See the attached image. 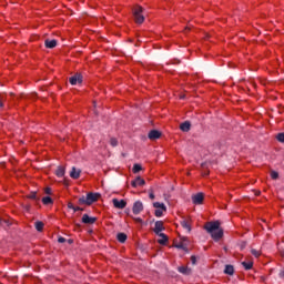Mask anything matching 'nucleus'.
Listing matches in <instances>:
<instances>
[{
	"mask_svg": "<svg viewBox=\"0 0 284 284\" xmlns=\"http://www.w3.org/2000/svg\"><path fill=\"white\" fill-rule=\"evenodd\" d=\"M204 230L211 235L213 241H220L223 239V230L221 227V222L219 221L207 222L204 225Z\"/></svg>",
	"mask_w": 284,
	"mask_h": 284,
	"instance_id": "nucleus-1",
	"label": "nucleus"
},
{
	"mask_svg": "<svg viewBox=\"0 0 284 284\" xmlns=\"http://www.w3.org/2000/svg\"><path fill=\"white\" fill-rule=\"evenodd\" d=\"M133 17L135 19V23H143V21H145V17L143 16V7L135 6L133 8Z\"/></svg>",
	"mask_w": 284,
	"mask_h": 284,
	"instance_id": "nucleus-2",
	"label": "nucleus"
},
{
	"mask_svg": "<svg viewBox=\"0 0 284 284\" xmlns=\"http://www.w3.org/2000/svg\"><path fill=\"white\" fill-rule=\"evenodd\" d=\"M153 207H155V216L160 219V216H163V212H168V207L164 203L161 202H154Z\"/></svg>",
	"mask_w": 284,
	"mask_h": 284,
	"instance_id": "nucleus-3",
	"label": "nucleus"
},
{
	"mask_svg": "<svg viewBox=\"0 0 284 284\" xmlns=\"http://www.w3.org/2000/svg\"><path fill=\"white\" fill-rule=\"evenodd\" d=\"M100 197H101V194L99 193H88L87 194L88 205H92V203H97V201H99Z\"/></svg>",
	"mask_w": 284,
	"mask_h": 284,
	"instance_id": "nucleus-4",
	"label": "nucleus"
},
{
	"mask_svg": "<svg viewBox=\"0 0 284 284\" xmlns=\"http://www.w3.org/2000/svg\"><path fill=\"white\" fill-rule=\"evenodd\" d=\"M205 200V195L203 193H197L192 195V203L194 205H203V201Z\"/></svg>",
	"mask_w": 284,
	"mask_h": 284,
	"instance_id": "nucleus-5",
	"label": "nucleus"
},
{
	"mask_svg": "<svg viewBox=\"0 0 284 284\" xmlns=\"http://www.w3.org/2000/svg\"><path fill=\"white\" fill-rule=\"evenodd\" d=\"M112 203L116 210H125V206L128 205V202H125V200H119V199H113Z\"/></svg>",
	"mask_w": 284,
	"mask_h": 284,
	"instance_id": "nucleus-6",
	"label": "nucleus"
},
{
	"mask_svg": "<svg viewBox=\"0 0 284 284\" xmlns=\"http://www.w3.org/2000/svg\"><path fill=\"white\" fill-rule=\"evenodd\" d=\"M69 83H71V85L83 83V75H81V73H75L73 77L69 78Z\"/></svg>",
	"mask_w": 284,
	"mask_h": 284,
	"instance_id": "nucleus-7",
	"label": "nucleus"
},
{
	"mask_svg": "<svg viewBox=\"0 0 284 284\" xmlns=\"http://www.w3.org/2000/svg\"><path fill=\"white\" fill-rule=\"evenodd\" d=\"M82 223L85 225H94V223H97V217H90V215L83 214Z\"/></svg>",
	"mask_w": 284,
	"mask_h": 284,
	"instance_id": "nucleus-8",
	"label": "nucleus"
},
{
	"mask_svg": "<svg viewBox=\"0 0 284 284\" xmlns=\"http://www.w3.org/2000/svg\"><path fill=\"white\" fill-rule=\"evenodd\" d=\"M163 230H165L163 221H156L153 229L154 233L159 236V234H162L161 232H163Z\"/></svg>",
	"mask_w": 284,
	"mask_h": 284,
	"instance_id": "nucleus-9",
	"label": "nucleus"
},
{
	"mask_svg": "<svg viewBox=\"0 0 284 284\" xmlns=\"http://www.w3.org/2000/svg\"><path fill=\"white\" fill-rule=\"evenodd\" d=\"M143 210V202L135 201L132 207L133 214H139Z\"/></svg>",
	"mask_w": 284,
	"mask_h": 284,
	"instance_id": "nucleus-10",
	"label": "nucleus"
},
{
	"mask_svg": "<svg viewBox=\"0 0 284 284\" xmlns=\"http://www.w3.org/2000/svg\"><path fill=\"white\" fill-rule=\"evenodd\" d=\"M80 176H81V169H77L75 166H72L70 172V178L77 180V179H80Z\"/></svg>",
	"mask_w": 284,
	"mask_h": 284,
	"instance_id": "nucleus-11",
	"label": "nucleus"
},
{
	"mask_svg": "<svg viewBox=\"0 0 284 284\" xmlns=\"http://www.w3.org/2000/svg\"><path fill=\"white\" fill-rule=\"evenodd\" d=\"M149 139H150L151 141H156V139H161V132L158 131V130H151V131L149 132Z\"/></svg>",
	"mask_w": 284,
	"mask_h": 284,
	"instance_id": "nucleus-12",
	"label": "nucleus"
},
{
	"mask_svg": "<svg viewBox=\"0 0 284 284\" xmlns=\"http://www.w3.org/2000/svg\"><path fill=\"white\" fill-rule=\"evenodd\" d=\"M57 44H58V41L55 39L53 40H50V39H47L44 41V45L45 48H48L49 50H52L53 48H57Z\"/></svg>",
	"mask_w": 284,
	"mask_h": 284,
	"instance_id": "nucleus-13",
	"label": "nucleus"
},
{
	"mask_svg": "<svg viewBox=\"0 0 284 284\" xmlns=\"http://www.w3.org/2000/svg\"><path fill=\"white\" fill-rule=\"evenodd\" d=\"M132 187H139L145 185V180L141 179V176H138L136 180H133L131 182Z\"/></svg>",
	"mask_w": 284,
	"mask_h": 284,
	"instance_id": "nucleus-14",
	"label": "nucleus"
},
{
	"mask_svg": "<svg viewBox=\"0 0 284 284\" xmlns=\"http://www.w3.org/2000/svg\"><path fill=\"white\" fill-rule=\"evenodd\" d=\"M191 128H192V124L190 123V121H185V122H183V123L180 125V130H181L182 132H190Z\"/></svg>",
	"mask_w": 284,
	"mask_h": 284,
	"instance_id": "nucleus-15",
	"label": "nucleus"
},
{
	"mask_svg": "<svg viewBox=\"0 0 284 284\" xmlns=\"http://www.w3.org/2000/svg\"><path fill=\"white\" fill-rule=\"evenodd\" d=\"M178 270L180 274H184L185 276H190V274H192V268L187 266H180Z\"/></svg>",
	"mask_w": 284,
	"mask_h": 284,
	"instance_id": "nucleus-16",
	"label": "nucleus"
},
{
	"mask_svg": "<svg viewBox=\"0 0 284 284\" xmlns=\"http://www.w3.org/2000/svg\"><path fill=\"white\" fill-rule=\"evenodd\" d=\"M158 236L161 237L160 240H158V243L160 245H165L168 243L169 239L168 235H165V233H160Z\"/></svg>",
	"mask_w": 284,
	"mask_h": 284,
	"instance_id": "nucleus-17",
	"label": "nucleus"
},
{
	"mask_svg": "<svg viewBox=\"0 0 284 284\" xmlns=\"http://www.w3.org/2000/svg\"><path fill=\"white\" fill-rule=\"evenodd\" d=\"M224 274H227L229 276H234V266L233 265H225Z\"/></svg>",
	"mask_w": 284,
	"mask_h": 284,
	"instance_id": "nucleus-18",
	"label": "nucleus"
},
{
	"mask_svg": "<svg viewBox=\"0 0 284 284\" xmlns=\"http://www.w3.org/2000/svg\"><path fill=\"white\" fill-rule=\"evenodd\" d=\"M55 175L59 176V179L65 176V168L58 166V169L55 170Z\"/></svg>",
	"mask_w": 284,
	"mask_h": 284,
	"instance_id": "nucleus-19",
	"label": "nucleus"
},
{
	"mask_svg": "<svg viewBox=\"0 0 284 284\" xmlns=\"http://www.w3.org/2000/svg\"><path fill=\"white\" fill-rule=\"evenodd\" d=\"M116 239L119 243H125L128 241V235L125 233H118Z\"/></svg>",
	"mask_w": 284,
	"mask_h": 284,
	"instance_id": "nucleus-20",
	"label": "nucleus"
},
{
	"mask_svg": "<svg viewBox=\"0 0 284 284\" xmlns=\"http://www.w3.org/2000/svg\"><path fill=\"white\" fill-rule=\"evenodd\" d=\"M181 225L184 230H186V232L191 233L192 232V226L190 225V222H187L186 220L181 222Z\"/></svg>",
	"mask_w": 284,
	"mask_h": 284,
	"instance_id": "nucleus-21",
	"label": "nucleus"
},
{
	"mask_svg": "<svg viewBox=\"0 0 284 284\" xmlns=\"http://www.w3.org/2000/svg\"><path fill=\"white\" fill-rule=\"evenodd\" d=\"M42 203H43V205H52V203H54V201L50 196H44L42 199Z\"/></svg>",
	"mask_w": 284,
	"mask_h": 284,
	"instance_id": "nucleus-22",
	"label": "nucleus"
},
{
	"mask_svg": "<svg viewBox=\"0 0 284 284\" xmlns=\"http://www.w3.org/2000/svg\"><path fill=\"white\" fill-rule=\"evenodd\" d=\"M27 199H30L31 201H39V195H37V192H31L29 195H27Z\"/></svg>",
	"mask_w": 284,
	"mask_h": 284,
	"instance_id": "nucleus-23",
	"label": "nucleus"
},
{
	"mask_svg": "<svg viewBox=\"0 0 284 284\" xmlns=\"http://www.w3.org/2000/svg\"><path fill=\"white\" fill-rule=\"evenodd\" d=\"M242 265H243L244 270H252V267H254L253 262H242Z\"/></svg>",
	"mask_w": 284,
	"mask_h": 284,
	"instance_id": "nucleus-24",
	"label": "nucleus"
},
{
	"mask_svg": "<svg viewBox=\"0 0 284 284\" xmlns=\"http://www.w3.org/2000/svg\"><path fill=\"white\" fill-rule=\"evenodd\" d=\"M43 222H41V221H38V222H36V230L38 231V232H43Z\"/></svg>",
	"mask_w": 284,
	"mask_h": 284,
	"instance_id": "nucleus-25",
	"label": "nucleus"
},
{
	"mask_svg": "<svg viewBox=\"0 0 284 284\" xmlns=\"http://www.w3.org/2000/svg\"><path fill=\"white\" fill-rule=\"evenodd\" d=\"M141 170H143V168L141 166V164H134V165H133V173H134V174H139V172H141Z\"/></svg>",
	"mask_w": 284,
	"mask_h": 284,
	"instance_id": "nucleus-26",
	"label": "nucleus"
},
{
	"mask_svg": "<svg viewBox=\"0 0 284 284\" xmlns=\"http://www.w3.org/2000/svg\"><path fill=\"white\" fill-rule=\"evenodd\" d=\"M110 145H112V148H116V145H119V140H116L115 138H111Z\"/></svg>",
	"mask_w": 284,
	"mask_h": 284,
	"instance_id": "nucleus-27",
	"label": "nucleus"
},
{
	"mask_svg": "<svg viewBox=\"0 0 284 284\" xmlns=\"http://www.w3.org/2000/svg\"><path fill=\"white\" fill-rule=\"evenodd\" d=\"M79 204H80V205H88V197L81 196V197L79 199Z\"/></svg>",
	"mask_w": 284,
	"mask_h": 284,
	"instance_id": "nucleus-28",
	"label": "nucleus"
},
{
	"mask_svg": "<svg viewBox=\"0 0 284 284\" xmlns=\"http://www.w3.org/2000/svg\"><path fill=\"white\" fill-rule=\"evenodd\" d=\"M251 254H253V256H255V258H258L261 256V252H258L256 248H252Z\"/></svg>",
	"mask_w": 284,
	"mask_h": 284,
	"instance_id": "nucleus-29",
	"label": "nucleus"
},
{
	"mask_svg": "<svg viewBox=\"0 0 284 284\" xmlns=\"http://www.w3.org/2000/svg\"><path fill=\"white\" fill-rule=\"evenodd\" d=\"M276 139H277V141H278L280 143H283V144H284V133H278V134L276 135Z\"/></svg>",
	"mask_w": 284,
	"mask_h": 284,
	"instance_id": "nucleus-30",
	"label": "nucleus"
},
{
	"mask_svg": "<svg viewBox=\"0 0 284 284\" xmlns=\"http://www.w3.org/2000/svg\"><path fill=\"white\" fill-rule=\"evenodd\" d=\"M10 220L2 219V227H10Z\"/></svg>",
	"mask_w": 284,
	"mask_h": 284,
	"instance_id": "nucleus-31",
	"label": "nucleus"
},
{
	"mask_svg": "<svg viewBox=\"0 0 284 284\" xmlns=\"http://www.w3.org/2000/svg\"><path fill=\"white\" fill-rule=\"evenodd\" d=\"M271 179H273L274 181H276V179H278V172H276V171H271Z\"/></svg>",
	"mask_w": 284,
	"mask_h": 284,
	"instance_id": "nucleus-32",
	"label": "nucleus"
},
{
	"mask_svg": "<svg viewBox=\"0 0 284 284\" xmlns=\"http://www.w3.org/2000/svg\"><path fill=\"white\" fill-rule=\"evenodd\" d=\"M191 263L192 265H196V257L194 255L191 256Z\"/></svg>",
	"mask_w": 284,
	"mask_h": 284,
	"instance_id": "nucleus-33",
	"label": "nucleus"
},
{
	"mask_svg": "<svg viewBox=\"0 0 284 284\" xmlns=\"http://www.w3.org/2000/svg\"><path fill=\"white\" fill-rule=\"evenodd\" d=\"M58 243H65V237L60 236V237L58 239Z\"/></svg>",
	"mask_w": 284,
	"mask_h": 284,
	"instance_id": "nucleus-34",
	"label": "nucleus"
},
{
	"mask_svg": "<svg viewBox=\"0 0 284 284\" xmlns=\"http://www.w3.org/2000/svg\"><path fill=\"white\" fill-rule=\"evenodd\" d=\"M175 247H178V250H185V246L183 244H176Z\"/></svg>",
	"mask_w": 284,
	"mask_h": 284,
	"instance_id": "nucleus-35",
	"label": "nucleus"
},
{
	"mask_svg": "<svg viewBox=\"0 0 284 284\" xmlns=\"http://www.w3.org/2000/svg\"><path fill=\"white\" fill-rule=\"evenodd\" d=\"M68 207L69 210H74V204H72L71 202L68 203Z\"/></svg>",
	"mask_w": 284,
	"mask_h": 284,
	"instance_id": "nucleus-36",
	"label": "nucleus"
},
{
	"mask_svg": "<svg viewBox=\"0 0 284 284\" xmlns=\"http://www.w3.org/2000/svg\"><path fill=\"white\" fill-rule=\"evenodd\" d=\"M73 211H74V212H81V211H83V209H81V207H79V206H74Z\"/></svg>",
	"mask_w": 284,
	"mask_h": 284,
	"instance_id": "nucleus-37",
	"label": "nucleus"
},
{
	"mask_svg": "<svg viewBox=\"0 0 284 284\" xmlns=\"http://www.w3.org/2000/svg\"><path fill=\"white\" fill-rule=\"evenodd\" d=\"M134 221H135L136 223H143V219H141V217H135Z\"/></svg>",
	"mask_w": 284,
	"mask_h": 284,
	"instance_id": "nucleus-38",
	"label": "nucleus"
},
{
	"mask_svg": "<svg viewBox=\"0 0 284 284\" xmlns=\"http://www.w3.org/2000/svg\"><path fill=\"white\" fill-rule=\"evenodd\" d=\"M45 194H52V189L47 187V189H45Z\"/></svg>",
	"mask_w": 284,
	"mask_h": 284,
	"instance_id": "nucleus-39",
	"label": "nucleus"
},
{
	"mask_svg": "<svg viewBox=\"0 0 284 284\" xmlns=\"http://www.w3.org/2000/svg\"><path fill=\"white\" fill-rule=\"evenodd\" d=\"M149 199H151L152 201H154V193H153V192H151V193L149 194Z\"/></svg>",
	"mask_w": 284,
	"mask_h": 284,
	"instance_id": "nucleus-40",
	"label": "nucleus"
},
{
	"mask_svg": "<svg viewBox=\"0 0 284 284\" xmlns=\"http://www.w3.org/2000/svg\"><path fill=\"white\" fill-rule=\"evenodd\" d=\"M0 108H3V98H0Z\"/></svg>",
	"mask_w": 284,
	"mask_h": 284,
	"instance_id": "nucleus-41",
	"label": "nucleus"
},
{
	"mask_svg": "<svg viewBox=\"0 0 284 284\" xmlns=\"http://www.w3.org/2000/svg\"><path fill=\"white\" fill-rule=\"evenodd\" d=\"M3 225V219H0V226L2 227Z\"/></svg>",
	"mask_w": 284,
	"mask_h": 284,
	"instance_id": "nucleus-42",
	"label": "nucleus"
},
{
	"mask_svg": "<svg viewBox=\"0 0 284 284\" xmlns=\"http://www.w3.org/2000/svg\"><path fill=\"white\" fill-rule=\"evenodd\" d=\"M26 210H30V205H27Z\"/></svg>",
	"mask_w": 284,
	"mask_h": 284,
	"instance_id": "nucleus-43",
	"label": "nucleus"
},
{
	"mask_svg": "<svg viewBox=\"0 0 284 284\" xmlns=\"http://www.w3.org/2000/svg\"><path fill=\"white\" fill-rule=\"evenodd\" d=\"M258 194H261V192H257V193H256V196H258Z\"/></svg>",
	"mask_w": 284,
	"mask_h": 284,
	"instance_id": "nucleus-44",
	"label": "nucleus"
},
{
	"mask_svg": "<svg viewBox=\"0 0 284 284\" xmlns=\"http://www.w3.org/2000/svg\"><path fill=\"white\" fill-rule=\"evenodd\" d=\"M69 243H72V240H69Z\"/></svg>",
	"mask_w": 284,
	"mask_h": 284,
	"instance_id": "nucleus-45",
	"label": "nucleus"
}]
</instances>
